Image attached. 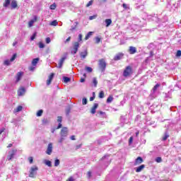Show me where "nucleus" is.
<instances>
[{
  "label": "nucleus",
  "instance_id": "nucleus-1",
  "mask_svg": "<svg viewBox=\"0 0 181 181\" xmlns=\"http://www.w3.org/2000/svg\"><path fill=\"white\" fill-rule=\"evenodd\" d=\"M111 160L112 159L110 158V155H107L103 156L100 162L101 163V165H104L105 166H108V165H110V163H111Z\"/></svg>",
  "mask_w": 181,
  "mask_h": 181
},
{
  "label": "nucleus",
  "instance_id": "nucleus-2",
  "mask_svg": "<svg viewBox=\"0 0 181 181\" xmlns=\"http://www.w3.org/2000/svg\"><path fill=\"white\" fill-rule=\"evenodd\" d=\"M37 170H39V168L36 165H33L30 168L29 171V177H35L36 175H37Z\"/></svg>",
  "mask_w": 181,
  "mask_h": 181
},
{
  "label": "nucleus",
  "instance_id": "nucleus-3",
  "mask_svg": "<svg viewBox=\"0 0 181 181\" xmlns=\"http://www.w3.org/2000/svg\"><path fill=\"white\" fill-rule=\"evenodd\" d=\"M132 74V66H127L123 71L124 77H129Z\"/></svg>",
  "mask_w": 181,
  "mask_h": 181
},
{
  "label": "nucleus",
  "instance_id": "nucleus-4",
  "mask_svg": "<svg viewBox=\"0 0 181 181\" xmlns=\"http://www.w3.org/2000/svg\"><path fill=\"white\" fill-rule=\"evenodd\" d=\"M107 67V63H105V60L102 59L99 61V69L101 71H105V68Z\"/></svg>",
  "mask_w": 181,
  "mask_h": 181
},
{
  "label": "nucleus",
  "instance_id": "nucleus-5",
  "mask_svg": "<svg viewBox=\"0 0 181 181\" xmlns=\"http://www.w3.org/2000/svg\"><path fill=\"white\" fill-rule=\"evenodd\" d=\"M78 47H80V43L78 42H75L73 45L71 54H76L77 52H78Z\"/></svg>",
  "mask_w": 181,
  "mask_h": 181
},
{
  "label": "nucleus",
  "instance_id": "nucleus-6",
  "mask_svg": "<svg viewBox=\"0 0 181 181\" xmlns=\"http://www.w3.org/2000/svg\"><path fill=\"white\" fill-rule=\"evenodd\" d=\"M16 152H18V150L13 149L10 151H8V156H7V160H12L13 159V157L15 155H16Z\"/></svg>",
  "mask_w": 181,
  "mask_h": 181
},
{
  "label": "nucleus",
  "instance_id": "nucleus-7",
  "mask_svg": "<svg viewBox=\"0 0 181 181\" xmlns=\"http://www.w3.org/2000/svg\"><path fill=\"white\" fill-rule=\"evenodd\" d=\"M159 87H160V83H157L153 88V89L151 92V94H150V95H151V97H152V98H155L156 97V95L155 94V93H156V90H158V88H159Z\"/></svg>",
  "mask_w": 181,
  "mask_h": 181
},
{
  "label": "nucleus",
  "instance_id": "nucleus-8",
  "mask_svg": "<svg viewBox=\"0 0 181 181\" xmlns=\"http://www.w3.org/2000/svg\"><path fill=\"white\" fill-rule=\"evenodd\" d=\"M16 59V54H13L12 57L9 59H6L4 61V64L6 66H9L12 62H13Z\"/></svg>",
  "mask_w": 181,
  "mask_h": 181
},
{
  "label": "nucleus",
  "instance_id": "nucleus-9",
  "mask_svg": "<svg viewBox=\"0 0 181 181\" xmlns=\"http://www.w3.org/2000/svg\"><path fill=\"white\" fill-rule=\"evenodd\" d=\"M52 152H53V144L52 143H49L47 146V148L46 151L47 155H52Z\"/></svg>",
  "mask_w": 181,
  "mask_h": 181
},
{
  "label": "nucleus",
  "instance_id": "nucleus-10",
  "mask_svg": "<svg viewBox=\"0 0 181 181\" xmlns=\"http://www.w3.org/2000/svg\"><path fill=\"white\" fill-rule=\"evenodd\" d=\"M69 130H67V127H63L61 130V133L60 135L61 136L66 138V136H67Z\"/></svg>",
  "mask_w": 181,
  "mask_h": 181
},
{
  "label": "nucleus",
  "instance_id": "nucleus-11",
  "mask_svg": "<svg viewBox=\"0 0 181 181\" xmlns=\"http://www.w3.org/2000/svg\"><path fill=\"white\" fill-rule=\"evenodd\" d=\"M22 77H23V71L18 72L16 76V83H19Z\"/></svg>",
  "mask_w": 181,
  "mask_h": 181
},
{
  "label": "nucleus",
  "instance_id": "nucleus-12",
  "mask_svg": "<svg viewBox=\"0 0 181 181\" xmlns=\"http://www.w3.org/2000/svg\"><path fill=\"white\" fill-rule=\"evenodd\" d=\"M122 59H124V53L122 52L117 54L114 57L115 61L122 60Z\"/></svg>",
  "mask_w": 181,
  "mask_h": 181
},
{
  "label": "nucleus",
  "instance_id": "nucleus-13",
  "mask_svg": "<svg viewBox=\"0 0 181 181\" xmlns=\"http://www.w3.org/2000/svg\"><path fill=\"white\" fill-rule=\"evenodd\" d=\"M57 121L59 122L57 129H60V128L62 127V122L63 121V117L62 116H58Z\"/></svg>",
  "mask_w": 181,
  "mask_h": 181
},
{
  "label": "nucleus",
  "instance_id": "nucleus-14",
  "mask_svg": "<svg viewBox=\"0 0 181 181\" xmlns=\"http://www.w3.org/2000/svg\"><path fill=\"white\" fill-rule=\"evenodd\" d=\"M53 78H54V74L52 73L47 81V86H50V84H52Z\"/></svg>",
  "mask_w": 181,
  "mask_h": 181
},
{
  "label": "nucleus",
  "instance_id": "nucleus-15",
  "mask_svg": "<svg viewBox=\"0 0 181 181\" xmlns=\"http://www.w3.org/2000/svg\"><path fill=\"white\" fill-rule=\"evenodd\" d=\"M144 162V159L142 157L139 156L135 160L134 165L136 166L137 165H141Z\"/></svg>",
  "mask_w": 181,
  "mask_h": 181
},
{
  "label": "nucleus",
  "instance_id": "nucleus-16",
  "mask_svg": "<svg viewBox=\"0 0 181 181\" xmlns=\"http://www.w3.org/2000/svg\"><path fill=\"white\" fill-rule=\"evenodd\" d=\"M88 55V52L87 49H85L84 52H80V57L81 59H86Z\"/></svg>",
  "mask_w": 181,
  "mask_h": 181
},
{
  "label": "nucleus",
  "instance_id": "nucleus-17",
  "mask_svg": "<svg viewBox=\"0 0 181 181\" xmlns=\"http://www.w3.org/2000/svg\"><path fill=\"white\" fill-rule=\"evenodd\" d=\"M66 59H67V57L64 56L59 60L58 69H62V67H63V63H64V60H66Z\"/></svg>",
  "mask_w": 181,
  "mask_h": 181
},
{
  "label": "nucleus",
  "instance_id": "nucleus-18",
  "mask_svg": "<svg viewBox=\"0 0 181 181\" xmlns=\"http://www.w3.org/2000/svg\"><path fill=\"white\" fill-rule=\"evenodd\" d=\"M26 93V89L23 87H21L18 90V95L19 96L23 95Z\"/></svg>",
  "mask_w": 181,
  "mask_h": 181
},
{
  "label": "nucleus",
  "instance_id": "nucleus-19",
  "mask_svg": "<svg viewBox=\"0 0 181 181\" xmlns=\"http://www.w3.org/2000/svg\"><path fill=\"white\" fill-rule=\"evenodd\" d=\"M97 108H98V103H94L93 107L90 110V113L93 115L95 114Z\"/></svg>",
  "mask_w": 181,
  "mask_h": 181
},
{
  "label": "nucleus",
  "instance_id": "nucleus-20",
  "mask_svg": "<svg viewBox=\"0 0 181 181\" xmlns=\"http://www.w3.org/2000/svg\"><path fill=\"white\" fill-rule=\"evenodd\" d=\"M129 54H135V53H136V47L132 46L129 47Z\"/></svg>",
  "mask_w": 181,
  "mask_h": 181
},
{
  "label": "nucleus",
  "instance_id": "nucleus-21",
  "mask_svg": "<svg viewBox=\"0 0 181 181\" xmlns=\"http://www.w3.org/2000/svg\"><path fill=\"white\" fill-rule=\"evenodd\" d=\"M11 9H16V8H18V2L16 1V0H13L11 1Z\"/></svg>",
  "mask_w": 181,
  "mask_h": 181
},
{
  "label": "nucleus",
  "instance_id": "nucleus-22",
  "mask_svg": "<svg viewBox=\"0 0 181 181\" xmlns=\"http://www.w3.org/2000/svg\"><path fill=\"white\" fill-rule=\"evenodd\" d=\"M145 169V165H139L136 168V172L139 173V172H142V170Z\"/></svg>",
  "mask_w": 181,
  "mask_h": 181
},
{
  "label": "nucleus",
  "instance_id": "nucleus-23",
  "mask_svg": "<svg viewBox=\"0 0 181 181\" xmlns=\"http://www.w3.org/2000/svg\"><path fill=\"white\" fill-rule=\"evenodd\" d=\"M105 23L106 25V28H108V26H110V25H111V23H112V21L110 18L105 20Z\"/></svg>",
  "mask_w": 181,
  "mask_h": 181
},
{
  "label": "nucleus",
  "instance_id": "nucleus-24",
  "mask_svg": "<svg viewBox=\"0 0 181 181\" xmlns=\"http://www.w3.org/2000/svg\"><path fill=\"white\" fill-rule=\"evenodd\" d=\"M9 5H11V0H5L3 6L4 8H8L9 6Z\"/></svg>",
  "mask_w": 181,
  "mask_h": 181
},
{
  "label": "nucleus",
  "instance_id": "nucleus-25",
  "mask_svg": "<svg viewBox=\"0 0 181 181\" xmlns=\"http://www.w3.org/2000/svg\"><path fill=\"white\" fill-rule=\"evenodd\" d=\"M93 33H94L93 32H88V34L86 35L85 37V40H88V39H90V37H91V36H93Z\"/></svg>",
  "mask_w": 181,
  "mask_h": 181
},
{
  "label": "nucleus",
  "instance_id": "nucleus-26",
  "mask_svg": "<svg viewBox=\"0 0 181 181\" xmlns=\"http://www.w3.org/2000/svg\"><path fill=\"white\" fill-rule=\"evenodd\" d=\"M44 163L47 165V166H48L49 168H52V161L49 160H44Z\"/></svg>",
  "mask_w": 181,
  "mask_h": 181
},
{
  "label": "nucleus",
  "instance_id": "nucleus-27",
  "mask_svg": "<svg viewBox=\"0 0 181 181\" xmlns=\"http://www.w3.org/2000/svg\"><path fill=\"white\" fill-rule=\"evenodd\" d=\"M40 59L39 58H35L32 61V64L33 66H36L37 64V62H39Z\"/></svg>",
  "mask_w": 181,
  "mask_h": 181
},
{
  "label": "nucleus",
  "instance_id": "nucleus-28",
  "mask_svg": "<svg viewBox=\"0 0 181 181\" xmlns=\"http://www.w3.org/2000/svg\"><path fill=\"white\" fill-rule=\"evenodd\" d=\"M168 138H169V133H168V132H165L162 139V141H166V139H168Z\"/></svg>",
  "mask_w": 181,
  "mask_h": 181
},
{
  "label": "nucleus",
  "instance_id": "nucleus-29",
  "mask_svg": "<svg viewBox=\"0 0 181 181\" xmlns=\"http://www.w3.org/2000/svg\"><path fill=\"white\" fill-rule=\"evenodd\" d=\"M85 70L87 73H93V68L90 66H86Z\"/></svg>",
  "mask_w": 181,
  "mask_h": 181
},
{
  "label": "nucleus",
  "instance_id": "nucleus-30",
  "mask_svg": "<svg viewBox=\"0 0 181 181\" xmlns=\"http://www.w3.org/2000/svg\"><path fill=\"white\" fill-rule=\"evenodd\" d=\"M112 100H114V98H112V95H110L107 98L106 103L110 104V103H112Z\"/></svg>",
  "mask_w": 181,
  "mask_h": 181
},
{
  "label": "nucleus",
  "instance_id": "nucleus-31",
  "mask_svg": "<svg viewBox=\"0 0 181 181\" xmlns=\"http://www.w3.org/2000/svg\"><path fill=\"white\" fill-rule=\"evenodd\" d=\"M75 26H71L70 30H76L77 29V25H78V22L76 21L75 23Z\"/></svg>",
  "mask_w": 181,
  "mask_h": 181
},
{
  "label": "nucleus",
  "instance_id": "nucleus-32",
  "mask_svg": "<svg viewBox=\"0 0 181 181\" xmlns=\"http://www.w3.org/2000/svg\"><path fill=\"white\" fill-rule=\"evenodd\" d=\"M63 80L64 83H69V81H71V78L67 76H64Z\"/></svg>",
  "mask_w": 181,
  "mask_h": 181
},
{
  "label": "nucleus",
  "instance_id": "nucleus-33",
  "mask_svg": "<svg viewBox=\"0 0 181 181\" xmlns=\"http://www.w3.org/2000/svg\"><path fill=\"white\" fill-rule=\"evenodd\" d=\"M36 36H37V32H35L33 35L31 36L30 37V40L33 41V40H35V39L36 38Z\"/></svg>",
  "mask_w": 181,
  "mask_h": 181
},
{
  "label": "nucleus",
  "instance_id": "nucleus-34",
  "mask_svg": "<svg viewBox=\"0 0 181 181\" xmlns=\"http://www.w3.org/2000/svg\"><path fill=\"white\" fill-rule=\"evenodd\" d=\"M93 83L94 84V87H97V85L98 84V81H97V78H93Z\"/></svg>",
  "mask_w": 181,
  "mask_h": 181
},
{
  "label": "nucleus",
  "instance_id": "nucleus-35",
  "mask_svg": "<svg viewBox=\"0 0 181 181\" xmlns=\"http://www.w3.org/2000/svg\"><path fill=\"white\" fill-rule=\"evenodd\" d=\"M57 6L56 5V3H54L53 4H52L49 6V9H51L52 11H54V9H56Z\"/></svg>",
  "mask_w": 181,
  "mask_h": 181
},
{
  "label": "nucleus",
  "instance_id": "nucleus-36",
  "mask_svg": "<svg viewBox=\"0 0 181 181\" xmlns=\"http://www.w3.org/2000/svg\"><path fill=\"white\" fill-rule=\"evenodd\" d=\"M59 23H57V21L54 20L50 23V25L52 26H57Z\"/></svg>",
  "mask_w": 181,
  "mask_h": 181
},
{
  "label": "nucleus",
  "instance_id": "nucleus-37",
  "mask_svg": "<svg viewBox=\"0 0 181 181\" xmlns=\"http://www.w3.org/2000/svg\"><path fill=\"white\" fill-rule=\"evenodd\" d=\"M59 165H60V160H59V159H56L55 160H54V166L55 167H57V166H59Z\"/></svg>",
  "mask_w": 181,
  "mask_h": 181
},
{
  "label": "nucleus",
  "instance_id": "nucleus-38",
  "mask_svg": "<svg viewBox=\"0 0 181 181\" xmlns=\"http://www.w3.org/2000/svg\"><path fill=\"white\" fill-rule=\"evenodd\" d=\"M42 114H43V110H40L37 112V117H42Z\"/></svg>",
  "mask_w": 181,
  "mask_h": 181
},
{
  "label": "nucleus",
  "instance_id": "nucleus-39",
  "mask_svg": "<svg viewBox=\"0 0 181 181\" xmlns=\"http://www.w3.org/2000/svg\"><path fill=\"white\" fill-rule=\"evenodd\" d=\"M99 98H104V97H105V94H104V91H100V93H99Z\"/></svg>",
  "mask_w": 181,
  "mask_h": 181
},
{
  "label": "nucleus",
  "instance_id": "nucleus-40",
  "mask_svg": "<svg viewBox=\"0 0 181 181\" xmlns=\"http://www.w3.org/2000/svg\"><path fill=\"white\" fill-rule=\"evenodd\" d=\"M156 162H157V163H160L162 162V158L161 157H157L155 159Z\"/></svg>",
  "mask_w": 181,
  "mask_h": 181
},
{
  "label": "nucleus",
  "instance_id": "nucleus-41",
  "mask_svg": "<svg viewBox=\"0 0 181 181\" xmlns=\"http://www.w3.org/2000/svg\"><path fill=\"white\" fill-rule=\"evenodd\" d=\"M87 103H88L87 99L86 98H83L82 99V104H83V105H87Z\"/></svg>",
  "mask_w": 181,
  "mask_h": 181
},
{
  "label": "nucleus",
  "instance_id": "nucleus-42",
  "mask_svg": "<svg viewBox=\"0 0 181 181\" xmlns=\"http://www.w3.org/2000/svg\"><path fill=\"white\" fill-rule=\"evenodd\" d=\"M95 43L97 45H98V43L101 42V38H100L99 37H95Z\"/></svg>",
  "mask_w": 181,
  "mask_h": 181
},
{
  "label": "nucleus",
  "instance_id": "nucleus-43",
  "mask_svg": "<svg viewBox=\"0 0 181 181\" xmlns=\"http://www.w3.org/2000/svg\"><path fill=\"white\" fill-rule=\"evenodd\" d=\"M33 23H35V21L33 20L30 21L28 23L29 28H32V26H33Z\"/></svg>",
  "mask_w": 181,
  "mask_h": 181
},
{
  "label": "nucleus",
  "instance_id": "nucleus-44",
  "mask_svg": "<svg viewBox=\"0 0 181 181\" xmlns=\"http://www.w3.org/2000/svg\"><path fill=\"white\" fill-rule=\"evenodd\" d=\"M23 107L22 106H18L16 109V112H21V110H23Z\"/></svg>",
  "mask_w": 181,
  "mask_h": 181
},
{
  "label": "nucleus",
  "instance_id": "nucleus-45",
  "mask_svg": "<svg viewBox=\"0 0 181 181\" xmlns=\"http://www.w3.org/2000/svg\"><path fill=\"white\" fill-rule=\"evenodd\" d=\"M39 47H40V49L45 48V44H43V42H39Z\"/></svg>",
  "mask_w": 181,
  "mask_h": 181
},
{
  "label": "nucleus",
  "instance_id": "nucleus-46",
  "mask_svg": "<svg viewBox=\"0 0 181 181\" xmlns=\"http://www.w3.org/2000/svg\"><path fill=\"white\" fill-rule=\"evenodd\" d=\"M81 40H83V35L79 34L78 35V43H80V42H81Z\"/></svg>",
  "mask_w": 181,
  "mask_h": 181
},
{
  "label": "nucleus",
  "instance_id": "nucleus-47",
  "mask_svg": "<svg viewBox=\"0 0 181 181\" xmlns=\"http://www.w3.org/2000/svg\"><path fill=\"white\" fill-rule=\"evenodd\" d=\"M93 0L88 1V3L86 4V8H88L89 6H91L93 5Z\"/></svg>",
  "mask_w": 181,
  "mask_h": 181
},
{
  "label": "nucleus",
  "instance_id": "nucleus-48",
  "mask_svg": "<svg viewBox=\"0 0 181 181\" xmlns=\"http://www.w3.org/2000/svg\"><path fill=\"white\" fill-rule=\"evenodd\" d=\"M45 42L47 43V45H49V43H50V42H52V40L50 39V37H47L45 40Z\"/></svg>",
  "mask_w": 181,
  "mask_h": 181
},
{
  "label": "nucleus",
  "instance_id": "nucleus-49",
  "mask_svg": "<svg viewBox=\"0 0 181 181\" xmlns=\"http://www.w3.org/2000/svg\"><path fill=\"white\" fill-rule=\"evenodd\" d=\"M134 141V137L131 136L129 139V145H131L132 142Z\"/></svg>",
  "mask_w": 181,
  "mask_h": 181
},
{
  "label": "nucleus",
  "instance_id": "nucleus-50",
  "mask_svg": "<svg viewBox=\"0 0 181 181\" xmlns=\"http://www.w3.org/2000/svg\"><path fill=\"white\" fill-rule=\"evenodd\" d=\"M181 56V51L180 50H177V53H176V57H180Z\"/></svg>",
  "mask_w": 181,
  "mask_h": 181
},
{
  "label": "nucleus",
  "instance_id": "nucleus-51",
  "mask_svg": "<svg viewBox=\"0 0 181 181\" xmlns=\"http://www.w3.org/2000/svg\"><path fill=\"white\" fill-rule=\"evenodd\" d=\"M122 7L124 8V9H128L129 8L128 4H123Z\"/></svg>",
  "mask_w": 181,
  "mask_h": 181
},
{
  "label": "nucleus",
  "instance_id": "nucleus-52",
  "mask_svg": "<svg viewBox=\"0 0 181 181\" xmlns=\"http://www.w3.org/2000/svg\"><path fill=\"white\" fill-rule=\"evenodd\" d=\"M63 141H64V137L61 136V138L59 140V143L62 144V143H63Z\"/></svg>",
  "mask_w": 181,
  "mask_h": 181
},
{
  "label": "nucleus",
  "instance_id": "nucleus-53",
  "mask_svg": "<svg viewBox=\"0 0 181 181\" xmlns=\"http://www.w3.org/2000/svg\"><path fill=\"white\" fill-rule=\"evenodd\" d=\"M88 179H91V171H88L87 173Z\"/></svg>",
  "mask_w": 181,
  "mask_h": 181
},
{
  "label": "nucleus",
  "instance_id": "nucleus-54",
  "mask_svg": "<svg viewBox=\"0 0 181 181\" xmlns=\"http://www.w3.org/2000/svg\"><path fill=\"white\" fill-rule=\"evenodd\" d=\"M70 40H71V37H69L65 41L64 43H69V42H70Z\"/></svg>",
  "mask_w": 181,
  "mask_h": 181
},
{
  "label": "nucleus",
  "instance_id": "nucleus-55",
  "mask_svg": "<svg viewBox=\"0 0 181 181\" xmlns=\"http://www.w3.org/2000/svg\"><path fill=\"white\" fill-rule=\"evenodd\" d=\"M48 123H49V120H47V119H42V124H48Z\"/></svg>",
  "mask_w": 181,
  "mask_h": 181
},
{
  "label": "nucleus",
  "instance_id": "nucleus-56",
  "mask_svg": "<svg viewBox=\"0 0 181 181\" xmlns=\"http://www.w3.org/2000/svg\"><path fill=\"white\" fill-rule=\"evenodd\" d=\"M120 121H121L122 122H125V117H124V116H121V117H120Z\"/></svg>",
  "mask_w": 181,
  "mask_h": 181
},
{
  "label": "nucleus",
  "instance_id": "nucleus-57",
  "mask_svg": "<svg viewBox=\"0 0 181 181\" xmlns=\"http://www.w3.org/2000/svg\"><path fill=\"white\" fill-rule=\"evenodd\" d=\"M97 18V16H91L89 17L90 21H93V19H95Z\"/></svg>",
  "mask_w": 181,
  "mask_h": 181
},
{
  "label": "nucleus",
  "instance_id": "nucleus-58",
  "mask_svg": "<svg viewBox=\"0 0 181 181\" xmlns=\"http://www.w3.org/2000/svg\"><path fill=\"white\" fill-rule=\"evenodd\" d=\"M70 111H71L70 108H67L66 110V115H69V114H70Z\"/></svg>",
  "mask_w": 181,
  "mask_h": 181
},
{
  "label": "nucleus",
  "instance_id": "nucleus-59",
  "mask_svg": "<svg viewBox=\"0 0 181 181\" xmlns=\"http://www.w3.org/2000/svg\"><path fill=\"white\" fill-rule=\"evenodd\" d=\"M29 162H30V163H33V157L29 158Z\"/></svg>",
  "mask_w": 181,
  "mask_h": 181
},
{
  "label": "nucleus",
  "instance_id": "nucleus-60",
  "mask_svg": "<svg viewBox=\"0 0 181 181\" xmlns=\"http://www.w3.org/2000/svg\"><path fill=\"white\" fill-rule=\"evenodd\" d=\"M98 113L100 114V115H104L105 116V112H103V111H100L98 112Z\"/></svg>",
  "mask_w": 181,
  "mask_h": 181
},
{
  "label": "nucleus",
  "instance_id": "nucleus-61",
  "mask_svg": "<svg viewBox=\"0 0 181 181\" xmlns=\"http://www.w3.org/2000/svg\"><path fill=\"white\" fill-rule=\"evenodd\" d=\"M29 70H30V71H33V70H35V67L34 66H30Z\"/></svg>",
  "mask_w": 181,
  "mask_h": 181
},
{
  "label": "nucleus",
  "instance_id": "nucleus-62",
  "mask_svg": "<svg viewBox=\"0 0 181 181\" xmlns=\"http://www.w3.org/2000/svg\"><path fill=\"white\" fill-rule=\"evenodd\" d=\"M95 99V96H92L90 98V101H94Z\"/></svg>",
  "mask_w": 181,
  "mask_h": 181
},
{
  "label": "nucleus",
  "instance_id": "nucleus-63",
  "mask_svg": "<svg viewBox=\"0 0 181 181\" xmlns=\"http://www.w3.org/2000/svg\"><path fill=\"white\" fill-rule=\"evenodd\" d=\"M66 181H74L73 177H70Z\"/></svg>",
  "mask_w": 181,
  "mask_h": 181
},
{
  "label": "nucleus",
  "instance_id": "nucleus-64",
  "mask_svg": "<svg viewBox=\"0 0 181 181\" xmlns=\"http://www.w3.org/2000/svg\"><path fill=\"white\" fill-rule=\"evenodd\" d=\"M80 148H81V144L77 145L76 146V149H80Z\"/></svg>",
  "mask_w": 181,
  "mask_h": 181
}]
</instances>
